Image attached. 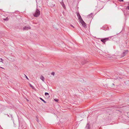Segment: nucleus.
Segmentation results:
<instances>
[{
  "label": "nucleus",
  "mask_w": 129,
  "mask_h": 129,
  "mask_svg": "<svg viewBox=\"0 0 129 129\" xmlns=\"http://www.w3.org/2000/svg\"><path fill=\"white\" fill-rule=\"evenodd\" d=\"M33 14L34 17H37L40 15V12L39 9H37L35 12Z\"/></svg>",
  "instance_id": "1"
},
{
  "label": "nucleus",
  "mask_w": 129,
  "mask_h": 129,
  "mask_svg": "<svg viewBox=\"0 0 129 129\" xmlns=\"http://www.w3.org/2000/svg\"><path fill=\"white\" fill-rule=\"evenodd\" d=\"M128 52V50H124L123 52L121 55V58H122L124 57L126 54H127Z\"/></svg>",
  "instance_id": "2"
},
{
  "label": "nucleus",
  "mask_w": 129,
  "mask_h": 129,
  "mask_svg": "<svg viewBox=\"0 0 129 129\" xmlns=\"http://www.w3.org/2000/svg\"><path fill=\"white\" fill-rule=\"evenodd\" d=\"M80 23H81V24L83 27H85L86 26V23L84 22L82 19L80 21Z\"/></svg>",
  "instance_id": "3"
},
{
  "label": "nucleus",
  "mask_w": 129,
  "mask_h": 129,
  "mask_svg": "<svg viewBox=\"0 0 129 129\" xmlns=\"http://www.w3.org/2000/svg\"><path fill=\"white\" fill-rule=\"evenodd\" d=\"M110 37H110L108 38H106L104 39H101V41L103 43H105V42L106 41L109 40V38H110Z\"/></svg>",
  "instance_id": "4"
},
{
  "label": "nucleus",
  "mask_w": 129,
  "mask_h": 129,
  "mask_svg": "<svg viewBox=\"0 0 129 129\" xmlns=\"http://www.w3.org/2000/svg\"><path fill=\"white\" fill-rule=\"evenodd\" d=\"M76 14L77 15L78 17V20H79L80 21L81 20H82V18L80 16V14L79 13V12L78 11L76 12Z\"/></svg>",
  "instance_id": "5"
},
{
  "label": "nucleus",
  "mask_w": 129,
  "mask_h": 129,
  "mask_svg": "<svg viewBox=\"0 0 129 129\" xmlns=\"http://www.w3.org/2000/svg\"><path fill=\"white\" fill-rule=\"evenodd\" d=\"M31 27L30 26H25L23 28V30H27L28 29H31Z\"/></svg>",
  "instance_id": "6"
},
{
  "label": "nucleus",
  "mask_w": 129,
  "mask_h": 129,
  "mask_svg": "<svg viewBox=\"0 0 129 129\" xmlns=\"http://www.w3.org/2000/svg\"><path fill=\"white\" fill-rule=\"evenodd\" d=\"M124 13L125 15H126L127 14H129V12L127 11V9H126L125 10L124 12Z\"/></svg>",
  "instance_id": "7"
},
{
  "label": "nucleus",
  "mask_w": 129,
  "mask_h": 129,
  "mask_svg": "<svg viewBox=\"0 0 129 129\" xmlns=\"http://www.w3.org/2000/svg\"><path fill=\"white\" fill-rule=\"evenodd\" d=\"M61 5H62V7L65 9L66 8L65 5H64V3H63V2L62 0V2L60 3Z\"/></svg>",
  "instance_id": "8"
},
{
  "label": "nucleus",
  "mask_w": 129,
  "mask_h": 129,
  "mask_svg": "<svg viewBox=\"0 0 129 129\" xmlns=\"http://www.w3.org/2000/svg\"><path fill=\"white\" fill-rule=\"evenodd\" d=\"M40 78V79H41L42 81L44 82L45 79L44 77L42 76V75H41Z\"/></svg>",
  "instance_id": "9"
},
{
  "label": "nucleus",
  "mask_w": 129,
  "mask_h": 129,
  "mask_svg": "<svg viewBox=\"0 0 129 129\" xmlns=\"http://www.w3.org/2000/svg\"><path fill=\"white\" fill-rule=\"evenodd\" d=\"M92 15L93 14L91 13L88 16V17L89 18H91L92 17Z\"/></svg>",
  "instance_id": "10"
},
{
  "label": "nucleus",
  "mask_w": 129,
  "mask_h": 129,
  "mask_svg": "<svg viewBox=\"0 0 129 129\" xmlns=\"http://www.w3.org/2000/svg\"><path fill=\"white\" fill-rule=\"evenodd\" d=\"M40 99L44 103H46V102L42 98H40Z\"/></svg>",
  "instance_id": "11"
},
{
  "label": "nucleus",
  "mask_w": 129,
  "mask_h": 129,
  "mask_svg": "<svg viewBox=\"0 0 129 129\" xmlns=\"http://www.w3.org/2000/svg\"><path fill=\"white\" fill-rule=\"evenodd\" d=\"M30 86L33 89H34L35 88L31 84H30Z\"/></svg>",
  "instance_id": "12"
},
{
  "label": "nucleus",
  "mask_w": 129,
  "mask_h": 129,
  "mask_svg": "<svg viewBox=\"0 0 129 129\" xmlns=\"http://www.w3.org/2000/svg\"><path fill=\"white\" fill-rule=\"evenodd\" d=\"M45 95H49V94L48 93L45 92Z\"/></svg>",
  "instance_id": "13"
},
{
  "label": "nucleus",
  "mask_w": 129,
  "mask_h": 129,
  "mask_svg": "<svg viewBox=\"0 0 129 129\" xmlns=\"http://www.w3.org/2000/svg\"><path fill=\"white\" fill-rule=\"evenodd\" d=\"M54 74H55V73L53 72H52L51 73V74L52 75H53L54 76Z\"/></svg>",
  "instance_id": "14"
},
{
  "label": "nucleus",
  "mask_w": 129,
  "mask_h": 129,
  "mask_svg": "<svg viewBox=\"0 0 129 129\" xmlns=\"http://www.w3.org/2000/svg\"><path fill=\"white\" fill-rule=\"evenodd\" d=\"M89 125L88 124H87V125L86 126V127H88V129H89Z\"/></svg>",
  "instance_id": "15"
},
{
  "label": "nucleus",
  "mask_w": 129,
  "mask_h": 129,
  "mask_svg": "<svg viewBox=\"0 0 129 129\" xmlns=\"http://www.w3.org/2000/svg\"><path fill=\"white\" fill-rule=\"evenodd\" d=\"M3 61V60L2 58H1L0 59V62H2Z\"/></svg>",
  "instance_id": "16"
},
{
  "label": "nucleus",
  "mask_w": 129,
  "mask_h": 129,
  "mask_svg": "<svg viewBox=\"0 0 129 129\" xmlns=\"http://www.w3.org/2000/svg\"><path fill=\"white\" fill-rule=\"evenodd\" d=\"M54 100L56 102H57L58 100V99H54Z\"/></svg>",
  "instance_id": "17"
},
{
  "label": "nucleus",
  "mask_w": 129,
  "mask_h": 129,
  "mask_svg": "<svg viewBox=\"0 0 129 129\" xmlns=\"http://www.w3.org/2000/svg\"><path fill=\"white\" fill-rule=\"evenodd\" d=\"M25 75V77H26V78L28 79V80H29L28 78V77H27Z\"/></svg>",
  "instance_id": "18"
},
{
  "label": "nucleus",
  "mask_w": 129,
  "mask_h": 129,
  "mask_svg": "<svg viewBox=\"0 0 129 129\" xmlns=\"http://www.w3.org/2000/svg\"><path fill=\"white\" fill-rule=\"evenodd\" d=\"M127 8L129 10V6H128L127 7Z\"/></svg>",
  "instance_id": "19"
},
{
  "label": "nucleus",
  "mask_w": 129,
  "mask_h": 129,
  "mask_svg": "<svg viewBox=\"0 0 129 129\" xmlns=\"http://www.w3.org/2000/svg\"><path fill=\"white\" fill-rule=\"evenodd\" d=\"M119 1L120 2H123V0H119Z\"/></svg>",
  "instance_id": "20"
},
{
  "label": "nucleus",
  "mask_w": 129,
  "mask_h": 129,
  "mask_svg": "<svg viewBox=\"0 0 129 129\" xmlns=\"http://www.w3.org/2000/svg\"><path fill=\"white\" fill-rule=\"evenodd\" d=\"M71 26H72V27H73V28H74V26L73 25H71Z\"/></svg>",
  "instance_id": "21"
},
{
  "label": "nucleus",
  "mask_w": 129,
  "mask_h": 129,
  "mask_svg": "<svg viewBox=\"0 0 129 129\" xmlns=\"http://www.w3.org/2000/svg\"><path fill=\"white\" fill-rule=\"evenodd\" d=\"M4 20H7V19H4Z\"/></svg>",
  "instance_id": "22"
},
{
  "label": "nucleus",
  "mask_w": 129,
  "mask_h": 129,
  "mask_svg": "<svg viewBox=\"0 0 129 129\" xmlns=\"http://www.w3.org/2000/svg\"><path fill=\"white\" fill-rule=\"evenodd\" d=\"M37 121L38 122V119H37Z\"/></svg>",
  "instance_id": "23"
},
{
  "label": "nucleus",
  "mask_w": 129,
  "mask_h": 129,
  "mask_svg": "<svg viewBox=\"0 0 129 129\" xmlns=\"http://www.w3.org/2000/svg\"><path fill=\"white\" fill-rule=\"evenodd\" d=\"M0 68H2V69H4V68H2V67H0Z\"/></svg>",
  "instance_id": "24"
},
{
  "label": "nucleus",
  "mask_w": 129,
  "mask_h": 129,
  "mask_svg": "<svg viewBox=\"0 0 129 129\" xmlns=\"http://www.w3.org/2000/svg\"><path fill=\"white\" fill-rule=\"evenodd\" d=\"M112 85H114V84L113 83L112 84Z\"/></svg>",
  "instance_id": "25"
}]
</instances>
